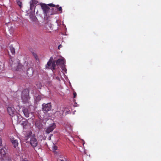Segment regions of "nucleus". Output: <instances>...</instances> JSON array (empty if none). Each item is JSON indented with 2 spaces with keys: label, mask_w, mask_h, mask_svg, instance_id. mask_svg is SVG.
<instances>
[{
  "label": "nucleus",
  "mask_w": 161,
  "mask_h": 161,
  "mask_svg": "<svg viewBox=\"0 0 161 161\" xmlns=\"http://www.w3.org/2000/svg\"><path fill=\"white\" fill-rule=\"evenodd\" d=\"M40 5L45 16H47L49 15L56 14V11L57 10L61 11V13H62V8L61 7H59V5H56L55 8H52V9L55 10V11L51 13H50L51 9L46 4L41 3Z\"/></svg>",
  "instance_id": "1"
},
{
  "label": "nucleus",
  "mask_w": 161,
  "mask_h": 161,
  "mask_svg": "<svg viewBox=\"0 0 161 161\" xmlns=\"http://www.w3.org/2000/svg\"><path fill=\"white\" fill-rule=\"evenodd\" d=\"M29 93V91L25 89L23 91L21 95V98L23 103L25 104H28L29 106L30 105V103Z\"/></svg>",
  "instance_id": "2"
},
{
  "label": "nucleus",
  "mask_w": 161,
  "mask_h": 161,
  "mask_svg": "<svg viewBox=\"0 0 161 161\" xmlns=\"http://www.w3.org/2000/svg\"><path fill=\"white\" fill-rule=\"evenodd\" d=\"M30 143L32 147L34 148L38 145V141L36 139L35 135H34L33 136H31Z\"/></svg>",
  "instance_id": "3"
},
{
  "label": "nucleus",
  "mask_w": 161,
  "mask_h": 161,
  "mask_svg": "<svg viewBox=\"0 0 161 161\" xmlns=\"http://www.w3.org/2000/svg\"><path fill=\"white\" fill-rule=\"evenodd\" d=\"M42 110L46 112H47L49 111L51 108V103H43L42 105Z\"/></svg>",
  "instance_id": "4"
},
{
  "label": "nucleus",
  "mask_w": 161,
  "mask_h": 161,
  "mask_svg": "<svg viewBox=\"0 0 161 161\" xmlns=\"http://www.w3.org/2000/svg\"><path fill=\"white\" fill-rule=\"evenodd\" d=\"M7 111L9 114L13 117L15 112V109L14 107H8L7 108Z\"/></svg>",
  "instance_id": "5"
},
{
  "label": "nucleus",
  "mask_w": 161,
  "mask_h": 161,
  "mask_svg": "<svg viewBox=\"0 0 161 161\" xmlns=\"http://www.w3.org/2000/svg\"><path fill=\"white\" fill-rule=\"evenodd\" d=\"M56 125L55 124H52L49 126L46 130V132L47 133L49 134L52 132L55 128Z\"/></svg>",
  "instance_id": "6"
},
{
  "label": "nucleus",
  "mask_w": 161,
  "mask_h": 161,
  "mask_svg": "<svg viewBox=\"0 0 161 161\" xmlns=\"http://www.w3.org/2000/svg\"><path fill=\"white\" fill-rule=\"evenodd\" d=\"M10 140L14 147L16 148L18 146L19 143L17 140L15 139L14 137H11Z\"/></svg>",
  "instance_id": "7"
},
{
  "label": "nucleus",
  "mask_w": 161,
  "mask_h": 161,
  "mask_svg": "<svg viewBox=\"0 0 161 161\" xmlns=\"http://www.w3.org/2000/svg\"><path fill=\"white\" fill-rule=\"evenodd\" d=\"M64 63V60L63 58L58 59L56 62V64L57 65L63 64Z\"/></svg>",
  "instance_id": "8"
},
{
  "label": "nucleus",
  "mask_w": 161,
  "mask_h": 161,
  "mask_svg": "<svg viewBox=\"0 0 161 161\" xmlns=\"http://www.w3.org/2000/svg\"><path fill=\"white\" fill-rule=\"evenodd\" d=\"M23 112L25 117L27 118L29 117L30 113L28 109L27 108H24L23 109Z\"/></svg>",
  "instance_id": "9"
},
{
  "label": "nucleus",
  "mask_w": 161,
  "mask_h": 161,
  "mask_svg": "<svg viewBox=\"0 0 161 161\" xmlns=\"http://www.w3.org/2000/svg\"><path fill=\"white\" fill-rule=\"evenodd\" d=\"M53 58L52 57H51L50 58L49 61L47 63V65L48 66V67H47V68H50V67H51V65H52V63L53 62Z\"/></svg>",
  "instance_id": "10"
},
{
  "label": "nucleus",
  "mask_w": 161,
  "mask_h": 161,
  "mask_svg": "<svg viewBox=\"0 0 161 161\" xmlns=\"http://www.w3.org/2000/svg\"><path fill=\"white\" fill-rule=\"evenodd\" d=\"M36 125L39 129H41L42 127V123L40 121H36L35 123Z\"/></svg>",
  "instance_id": "11"
},
{
  "label": "nucleus",
  "mask_w": 161,
  "mask_h": 161,
  "mask_svg": "<svg viewBox=\"0 0 161 161\" xmlns=\"http://www.w3.org/2000/svg\"><path fill=\"white\" fill-rule=\"evenodd\" d=\"M30 18L31 20L33 22H36L37 21V18L34 15H32L30 16Z\"/></svg>",
  "instance_id": "12"
},
{
  "label": "nucleus",
  "mask_w": 161,
  "mask_h": 161,
  "mask_svg": "<svg viewBox=\"0 0 161 161\" xmlns=\"http://www.w3.org/2000/svg\"><path fill=\"white\" fill-rule=\"evenodd\" d=\"M9 48L12 54H14L15 53V51L14 48L11 46H9Z\"/></svg>",
  "instance_id": "13"
},
{
  "label": "nucleus",
  "mask_w": 161,
  "mask_h": 161,
  "mask_svg": "<svg viewBox=\"0 0 161 161\" xmlns=\"http://www.w3.org/2000/svg\"><path fill=\"white\" fill-rule=\"evenodd\" d=\"M56 64L55 61H53L52 63L51 66V69L52 70H54L55 69Z\"/></svg>",
  "instance_id": "14"
},
{
  "label": "nucleus",
  "mask_w": 161,
  "mask_h": 161,
  "mask_svg": "<svg viewBox=\"0 0 161 161\" xmlns=\"http://www.w3.org/2000/svg\"><path fill=\"white\" fill-rule=\"evenodd\" d=\"M58 147L57 146L53 145V146L52 147V150L55 153H57L56 151V150H57Z\"/></svg>",
  "instance_id": "15"
},
{
  "label": "nucleus",
  "mask_w": 161,
  "mask_h": 161,
  "mask_svg": "<svg viewBox=\"0 0 161 161\" xmlns=\"http://www.w3.org/2000/svg\"><path fill=\"white\" fill-rule=\"evenodd\" d=\"M38 1L36 0H31V1L30 3H31L32 4L36 5L38 3Z\"/></svg>",
  "instance_id": "16"
},
{
  "label": "nucleus",
  "mask_w": 161,
  "mask_h": 161,
  "mask_svg": "<svg viewBox=\"0 0 161 161\" xmlns=\"http://www.w3.org/2000/svg\"><path fill=\"white\" fill-rule=\"evenodd\" d=\"M28 122L27 121H23L22 123V125L24 127H25V126L26 125L28 124Z\"/></svg>",
  "instance_id": "17"
},
{
  "label": "nucleus",
  "mask_w": 161,
  "mask_h": 161,
  "mask_svg": "<svg viewBox=\"0 0 161 161\" xmlns=\"http://www.w3.org/2000/svg\"><path fill=\"white\" fill-rule=\"evenodd\" d=\"M35 5L34 4H32L31 3H30V9L31 10H32L33 9H35V8L34 7L35 6Z\"/></svg>",
  "instance_id": "18"
},
{
  "label": "nucleus",
  "mask_w": 161,
  "mask_h": 161,
  "mask_svg": "<svg viewBox=\"0 0 161 161\" xmlns=\"http://www.w3.org/2000/svg\"><path fill=\"white\" fill-rule=\"evenodd\" d=\"M17 3L20 8L22 7V3L21 2L19 1H17Z\"/></svg>",
  "instance_id": "19"
},
{
  "label": "nucleus",
  "mask_w": 161,
  "mask_h": 161,
  "mask_svg": "<svg viewBox=\"0 0 161 161\" xmlns=\"http://www.w3.org/2000/svg\"><path fill=\"white\" fill-rule=\"evenodd\" d=\"M41 99V97L40 95H38L36 97V99L37 101H39Z\"/></svg>",
  "instance_id": "20"
},
{
  "label": "nucleus",
  "mask_w": 161,
  "mask_h": 161,
  "mask_svg": "<svg viewBox=\"0 0 161 161\" xmlns=\"http://www.w3.org/2000/svg\"><path fill=\"white\" fill-rule=\"evenodd\" d=\"M48 5L51 7H53V8H55L56 6V5H54L52 3L49 4H48Z\"/></svg>",
  "instance_id": "21"
},
{
  "label": "nucleus",
  "mask_w": 161,
  "mask_h": 161,
  "mask_svg": "<svg viewBox=\"0 0 161 161\" xmlns=\"http://www.w3.org/2000/svg\"><path fill=\"white\" fill-rule=\"evenodd\" d=\"M4 161H12L11 158L8 157L6 158V159L4 160Z\"/></svg>",
  "instance_id": "22"
},
{
  "label": "nucleus",
  "mask_w": 161,
  "mask_h": 161,
  "mask_svg": "<svg viewBox=\"0 0 161 161\" xmlns=\"http://www.w3.org/2000/svg\"><path fill=\"white\" fill-rule=\"evenodd\" d=\"M73 94L74 96V97L75 98L77 94L75 92H73Z\"/></svg>",
  "instance_id": "23"
},
{
  "label": "nucleus",
  "mask_w": 161,
  "mask_h": 161,
  "mask_svg": "<svg viewBox=\"0 0 161 161\" xmlns=\"http://www.w3.org/2000/svg\"><path fill=\"white\" fill-rule=\"evenodd\" d=\"M2 139L0 137V146H1L2 145Z\"/></svg>",
  "instance_id": "24"
},
{
  "label": "nucleus",
  "mask_w": 161,
  "mask_h": 161,
  "mask_svg": "<svg viewBox=\"0 0 161 161\" xmlns=\"http://www.w3.org/2000/svg\"><path fill=\"white\" fill-rule=\"evenodd\" d=\"M62 47V46L61 45H59L58 46V49H60V48Z\"/></svg>",
  "instance_id": "25"
},
{
  "label": "nucleus",
  "mask_w": 161,
  "mask_h": 161,
  "mask_svg": "<svg viewBox=\"0 0 161 161\" xmlns=\"http://www.w3.org/2000/svg\"><path fill=\"white\" fill-rule=\"evenodd\" d=\"M22 161H28L27 160L23 159Z\"/></svg>",
  "instance_id": "26"
},
{
  "label": "nucleus",
  "mask_w": 161,
  "mask_h": 161,
  "mask_svg": "<svg viewBox=\"0 0 161 161\" xmlns=\"http://www.w3.org/2000/svg\"><path fill=\"white\" fill-rule=\"evenodd\" d=\"M45 23H47V22H46V21H45Z\"/></svg>",
  "instance_id": "27"
}]
</instances>
